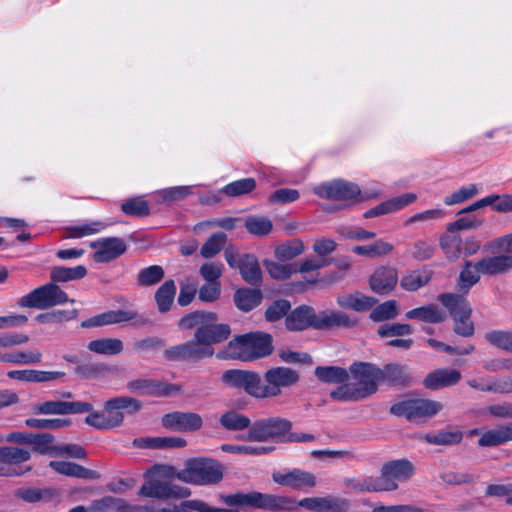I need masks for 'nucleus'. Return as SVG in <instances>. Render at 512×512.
I'll use <instances>...</instances> for the list:
<instances>
[{
	"mask_svg": "<svg viewBox=\"0 0 512 512\" xmlns=\"http://www.w3.org/2000/svg\"><path fill=\"white\" fill-rule=\"evenodd\" d=\"M181 330L196 329L195 334L207 346L227 340L231 335V328L226 323H218V315L215 312L196 310L186 314L178 321Z\"/></svg>",
	"mask_w": 512,
	"mask_h": 512,
	"instance_id": "obj_1",
	"label": "nucleus"
},
{
	"mask_svg": "<svg viewBox=\"0 0 512 512\" xmlns=\"http://www.w3.org/2000/svg\"><path fill=\"white\" fill-rule=\"evenodd\" d=\"M220 499L231 507L255 508L271 512H290L296 510L295 498L258 491L221 495Z\"/></svg>",
	"mask_w": 512,
	"mask_h": 512,
	"instance_id": "obj_2",
	"label": "nucleus"
},
{
	"mask_svg": "<svg viewBox=\"0 0 512 512\" xmlns=\"http://www.w3.org/2000/svg\"><path fill=\"white\" fill-rule=\"evenodd\" d=\"M228 348L233 353V358L253 361L273 352L272 337L263 332L238 335L228 343Z\"/></svg>",
	"mask_w": 512,
	"mask_h": 512,
	"instance_id": "obj_3",
	"label": "nucleus"
},
{
	"mask_svg": "<svg viewBox=\"0 0 512 512\" xmlns=\"http://www.w3.org/2000/svg\"><path fill=\"white\" fill-rule=\"evenodd\" d=\"M175 476L189 484L213 485L223 479V467L215 460L198 458L189 461L186 467L178 471Z\"/></svg>",
	"mask_w": 512,
	"mask_h": 512,
	"instance_id": "obj_4",
	"label": "nucleus"
},
{
	"mask_svg": "<svg viewBox=\"0 0 512 512\" xmlns=\"http://www.w3.org/2000/svg\"><path fill=\"white\" fill-rule=\"evenodd\" d=\"M438 300L447 308L454 320V332L462 337H471L475 328L470 320L472 308L468 300L459 294L443 293L438 296Z\"/></svg>",
	"mask_w": 512,
	"mask_h": 512,
	"instance_id": "obj_5",
	"label": "nucleus"
},
{
	"mask_svg": "<svg viewBox=\"0 0 512 512\" xmlns=\"http://www.w3.org/2000/svg\"><path fill=\"white\" fill-rule=\"evenodd\" d=\"M67 302L74 303L75 300H70L67 293L56 282L51 281L22 296L18 305L26 308L47 309Z\"/></svg>",
	"mask_w": 512,
	"mask_h": 512,
	"instance_id": "obj_6",
	"label": "nucleus"
},
{
	"mask_svg": "<svg viewBox=\"0 0 512 512\" xmlns=\"http://www.w3.org/2000/svg\"><path fill=\"white\" fill-rule=\"evenodd\" d=\"M292 422L286 418L270 417L255 421L250 427L246 439L249 441L287 442Z\"/></svg>",
	"mask_w": 512,
	"mask_h": 512,
	"instance_id": "obj_7",
	"label": "nucleus"
},
{
	"mask_svg": "<svg viewBox=\"0 0 512 512\" xmlns=\"http://www.w3.org/2000/svg\"><path fill=\"white\" fill-rule=\"evenodd\" d=\"M443 408L441 402L430 399H406L393 404L390 407V413L405 417L408 421L419 422L428 418H432Z\"/></svg>",
	"mask_w": 512,
	"mask_h": 512,
	"instance_id": "obj_8",
	"label": "nucleus"
},
{
	"mask_svg": "<svg viewBox=\"0 0 512 512\" xmlns=\"http://www.w3.org/2000/svg\"><path fill=\"white\" fill-rule=\"evenodd\" d=\"M224 257L232 269H238L245 282L257 285L262 280V271L255 255L238 252L232 244L225 247Z\"/></svg>",
	"mask_w": 512,
	"mask_h": 512,
	"instance_id": "obj_9",
	"label": "nucleus"
},
{
	"mask_svg": "<svg viewBox=\"0 0 512 512\" xmlns=\"http://www.w3.org/2000/svg\"><path fill=\"white\" fill-rule=\"evenodd\" d=\"M264 384L260 379L261 399L277 397L282 389L293 386L299 381L298 373L289 367H273L268 369L264 375Z\"/></svg>",
	"mask_w": 512,
	"mask_h": 512,
	"instance_id": "obj_10",
	"label": "nucleus"
},
{
	"mask_svg": "<svg viewBox=\"0 0 512 512\" xmlns=\"http://www.w3.org/2000/svg\"><path fill=\"white\" fill-rule=\"evenodd\" d=\"M352 379L355 381L353 387L361 398L371 396L378 390V366L368 362H355L349 367Z\"/></svg>",
	"mask_w": 512,
	"mask_h": 512,
	"instance_id": "obj_11",
	"label": "nucleus"
},
{
	"mask_svg": "<svg viewBox=\"0 0 512 512\" xmlns=\"http://www.w3.org/2000/svg\"><path fill=\"white\" fill-rule=\"evenodd\" d=\"M414 472L413 464L407 459H397L384 463L379 475L382 486L389 487V489H384V492L397 490L398 482H406Z\"/></svg>",
	"mask_w": 512,
	"mask_h": 512,
	"instance_id": "obj_12",
	"label": "nucleus"
},
{
	"mask_svg": "<svg viewBox=\"0 0 512 512\" xmlns=\"http://www.w3.org/2000/svg\"><path fill=\"white\" fill-rule=\"evenodd\" d=\"M221 381L227 387L242 389L248 395L261 399L260 375L255 371L229 369L223 372Z\"/></svg>",
	"mask_w": 512,
	"mask_h": 512,
	"instance_id": "obj_13",
	"label": "nucleus"
},
{
	"mask_svg": "<svg viewBox=\"0 0 512 512\" xmlns=\"http://www.w3.org/2000/svg\"><path fill=\"white\" fill-rule=\"evenodd\" d=\"M313 192L320 198L334 201H353L361 195L357 184L342 179L317 185Z\"/></svg>",
	"mask_w": 512,
	"mask_h": 512,
	"instance_id": "obj_14",
	"label": "nucleus"
},
{
	"mask_svg": "<svg viewBox=\"0 0 512 512\" xmlns=\"http://www.w3.org/2000/svg\"><path fill=\"white\" fill-rule=\"evenodd\" d=\"M190 495L189 488L159 479L145 481L138 491L140 497L157 499H183Z\"/></svg>",
	"mask_w": 512,
	"mask_h": 512,
	"instance_id": "obj_15",
	"label": "nucleus"
},
{
	"mask_svg": "<svg viewBox=\"0 0 512 512\" xmlns=\"http://www.w3.org/2000/svg\"><path fill=\"white\" fill-rule=\"evenodd\" d=\"M30 457L31 454L26 449L15 446L0 447V463L7 465L6 467H0V476L13 477L23 475L31 467L22 468L19 464L27 462Z\"/></svg>",
	"mask_w": 512,
	"mask_h": 512,
	"instance_id": "obj_16",
	"label": "nucleus"
},
{
	"mask_svg": "<svg viewBox=\"0 0 512 512\" xmlns=\"http://www.w3.org/2000/svg\"><path fill=\"white\" fill-rule=\"evenodd\" d=\"M141 407L142 404L139 400L128 396H120L107 400L104 404V411L113 428H115L123 423L124 411L133 414L138 412Z\"/></svg>",
	"mask_w": 512,
	"mask_h": 512,
	"instance_id": "obj_17",
	"label": "nucleus"
},
{
	"mask_svg": "<svg viewBox=\"0 0 512 512\" xmlns=\"http://www.w3.org/2000/svg\"><path fill=\"white\" fill-rule=\"evenodd\" d=\"M91 248L95 249L93 259L98 263L110 262L127 250V245L122 238L107 237L94 241L90 244Z\"/></svg>",
	"mask_w": 512,
	"mask_h": 512,
	"instance_id": "obj_18",
	"label": "nucleus"
},
{
	"mask_svg": "<svg viewBox=\"0 0 512 512\" xmlns=\"http://www.w3.org/2000/svg\"><path fill=\"white\" fill-rule=\"evenodd\" d=\"M272 479L278 485L294 490L312 488L316 485V477L312 473L297 468L276 471L272 474Z\"/></svg>",
	"mask_w": 512,
	"mask_h": 512,
	"instance_id": "obj_19",
	"label": "nucleus"
},
{
	"mask_svg": "<svg viewBox=\"0 0 512 512\" xmlns=\"http://www.w3.org/2000/svg\"><path fill=\"white\" fill-rule=\"evenodd\" d=\"M298 507L316 512H346L349 509V502L334 496L308 497L299 502L296 500V509Z\"/></svg>",
	"mask_w": 512,
	"mask_h": 512,
	"instance_id": "obj_20",
	"label": "nucleus"
},
{
	"mask_svg": "<svg viewBox=\"0 0 512 512\" xmlns=\"http://www.w3.org/2000/svg\"><path fill=\"white\" fill-rule=\"evenodd\" d=\"M164 427L184 432H193L199 430L203 421L199 414L193 412H172L162 417Z\"/></svg>",
	"mask_w": 512,
	"mask_h": 512,
	"instance_id": "obj_21",
	"label": "nucleus"
},
{
	"mask_svg": "<svg viewBox=\"0 0 512 512\" xmlns=\"http://www.w3.org/2000/svg\"><path fill=\"white\" fill-rule=\"evenodd\" d=\"M127 388L133 393L152 396H169L179 392V387L152 379H135L127 383Z\"/></svg>",
	"mask_w": 512,
	"mask_h": 512,
	"instance_id": "obj_22",
	"label": "nucleus"
},
{
	"mask_svg": "<svg viewBox=\"0 0 512 512\" xmlns=\"http://www.w3.org/2000/svg\"><path fill=\"white\" fill-rule=\"evenodd\" d=\"M378 382L379 385L386 384L389 386H409L413 379L405 366L396 363H390L378 367Z\"/></svg>",
	"mask_w": 512,
	"mask_h": 512,
	"instance_id": "obj_23",
	"label": "nucleus"
},
{
	"mask_svg": "<svg viewBox=\"0 0 512 512\" xmlns=\"http://www.w3.org/2000/svg\"><path fill=\"white\" fill-rule=\"evenodd\" d=\"M357 325V320L342 311L326 310L317 314L315 329L330 330L334 328H351Z\"/></svg>",
	"mask_w": 512,
	"mask_h": 512,
	"instance_id": "obj_24",
	"label": "nucleus"
},
{
	"mask_svg": "<svg viewBox=\"0 0 512 512\" xmlns=\"http://www.w3.org/2000/svg\"><path fill=\"white\" fill-rule=\"evenodd\" d=\"M398 282L397 270L391 267H380L370 278V288L379 295L389 294Z\"/></svg>",
	"mask_w": 512,
	"mask_h": 512,
	"instance_id": "obj_25",
	"label": "nucleus"
},
{
	"mask_svg": "<svg viewBox=\"0 0 512 512\" xmlns=\"http://www.w3.org/2000/svg\"><path fill=\"white\" fill-rule=\"evenodd\" d=\"M317 314L310 306H299L286 316L285 325L290 331H301L309 327L315 329Z\"/></svg>",
	"mask_w": 512,
	"mask_h": 512,
	"instance_id": "obj_26",
	"label": "nucleus"
},
{
	"mask_svg": "<svg viewBox=\"0 0 512 512\" xmlns=\"http://www.w3.org/2000/svg\"><path fill=\"white\" fill-rule=\"evenodd\" d=\"M460 379L461 373L456 369H437L425 377L424 386L430 390H439L457 384Z\"/></svg>",
	"mask_w": 512,
	"mask_h": 512,
	"instance_id": "obj_27",
	"label": "nucleus"
},
{
	"mask_svg": "<svg viewBox=\"0 0 512 512\" xmlns=\"http://www.w3.org/2000/svg\"><path fill=\"white\" fill-rule=\"evenodd\" d=\"M417 196L414 193H406L400 196L391 198L387 201L380 203L379 205L367 210L364 213L365 218H373L380 215L389 214L392 212H396L407 205L413 203L416 200Z\"/></svg>",
	"mask_w": 512,
	"mask_h": 512,
	"instance_id": "obj_28",
	"label": "nucleus"
},
{
	"mask_svg": "<svg viewBox=\"0 0 512 512\" xmlns=\"http://www.w3.org/2000/svg\"><path fill=\"white\" fill-rule=\"evenodd\" d=\"M483 276L494 277L503 275L512 270V255L499 254L486 256L480 259Z\"/></svg>",
	"mask_w": 512,
	"mask_h": 512,
	"instance_id": "obj_29",
	"label": "nucleus"
},
{
	"mask_svg": "<svg viewBox=\"0 0 512 512\" xmlns=\"http://www.w3.org/2000/svg\"><path fill=\"white\" fill-rule=\"evenodd\" d=\"M10 379L23 382L43 383L54 381L65 376L62 371H42L34 369L11 370L7 373Z\"/></svg>",
	"mask_w": 512,
	"mask_h": 512,
	"instance_id": "obj_30",
	"label": "nucleus"
},
{
	"mask_svg": "<svg viewBox=\"0 0 512 512\" xmlns=\"http://www.w3.org/2000/svg\"><path fill=\"white\" fill-rule=\"evenodd\" d=\"M377 303V299L364 295L359 291L354 293L342 294L337 297V304L344 309L356 312H365L370 310Z\"/></svg>",
	"mask_w": 512,
	"mask_h": 512,
	"instance_id": "obj_31",
	"label": "nucleus"
},
{
	"mask_svg": "<svg viewBox=\"0 0 512 512\" xmlns=\"http://www.w3.org/2000/svg\"><path fill=\"white\" fill-rule=\"evenodd\" d=\"M480 260H467L457 279V286L460 291L467 293L474 285H476L483 275Z\"/></svg>",
	"mask_w": 512,
	"mask_h": 512,
	"instance_id": "obj_32",
	"label": "nucleus"
},
{
	"mask_svg": "<svg viewBox=\"0 0 512 512\" xmlns=\"http://www.w3.org/2000/svg\"><path fill=\"white\" fill-rule=\"evenodd\" d=\"M49 466L57 473L79 479H97L98 472L85 468L82 465L67 461H51Z\"/></svg>",
	"mask_w": 512,
	"mask_h": 512,
	"instance_id": "obj_33",
	"label": "nucleus"
},
{
	"mask_svg": "<svg viewBox=\"0 0 512 512\" xmlns=\"http://www.w3.org/2000/svg\"><path fill=\"white\" fill-rule=\"evenodd\" d=\"M439 246L449 261H455L462 256V238L459 233L449 228L440 237Z\"/></svg>",
	"mask_w": 512,
	"mask_h": 512,
	"instance_id": "obj_34",
	"label": "nucleus"
},
{
	"mask_svg": "<svg viewBox=\"0 0 512 512\" xmlns=\"http://www.w3.org/2000/svg\"><path fill=\"white\" fill-rule=\"evenodd\" d=\"M176 290V284L172 279L166 280L156 290L154 299L160 313H167L171 310L175 300Z\"/></svg>",
	"mask_w": 512,
	"mask_h": 512,
	"instance_id": "obj_35",
	"label": "nucleus"
},
{
	"mask_svg": "<svg viewBox=\"0 0 512 512\" xmlns=\"http://www.w3.org/2000/svg\"><path fill=\"white\" fill-rule=\"evenodd\" d=\"M233 298L239 310L249 312L260 305L263 296L259 289L240 288L234 293Z\"/></svg>",
	"mask_w": 512,
	"mask_h": 512,
	"instance_id": "obj_36",
	"label": "nucleus"
},
{
	"mask_svg": "<svg viewBox=\"0 0 512 512\" xmlns=\"http://www.w3.org/2000/svg\"><path fill=\"white\" fill-rule=\"evenodd\" d=\"M405 317L407 319H417L427 323H441L446 320V314L435 304H429L409 310Z\"/></svg>",
	"mask_w": 512,
	"mask_h": 512,
	"instance_id": "obj_37",
	"label": "nucleus"
},
{
	"mask_svg": "<svg viewBox=\"0 0 512 512\" xmlns=\"http://www.w3.org/2000/svg\"><path fill=\"white\" fill-rule=\"evenodd\" d=\"M89 351L101 355H118L123 352L124 344L118 338H101L88 343Z\"/></svg>",
	"mask_w": 512,
	"mask_h": 512,
	"instance_id": "obj_38",
	"label": "nucleus"
},
{
	"mask_svg": "<svg viewBox=\"0 0 512 512\" xmlns=\"http://www.w3.org/2000/svg\"><path fill=\"white\" fill-rule=\"evenodd\" d=\"M432 275L433 272L427 268L414 270L402 277L400 285L406 291H416L428 284Z\"/></svg>",
	"mask_w": 512,
	"mask_h": 512,
	"instance_id": "obj_39",
	"label": "nucleus"
},
{
	"mask_svg": "<svg viewBox=\"0 0 512 512\" xmlns=\"http://www.w3.org/2000/svg\"><path fill=\"white\" fill-rule=\"evenodd\" d=\"M314 374L323 383L340 384L349 379V372L339 366H317Z\"/></svg>",
	"mask_w": 512,
	"mask_h": 512,
	"instance_id": "obj_40",
	"label": "nucleus"
},
{
	"mask_svg": "<svg viewBox=\"0 0 512 512\" xmlns=\"http://www.w3.org/2000/svg\"><path fill=\"white\" fill-rule=\"evenodd\" d=\"M87 269L83 265L76 267L54 266L50 271L52 282H68L82 279L86 276Z\"/></svg>",
	"mask_w": 512,
	"mask_h": 512,
	"instance_id": "obj_41",
	"label": "nucleus"
},
{
	"mask_svg": "<svg viewBox=\"0 0 512 512\" xmlns=\"http://www.w3.org/2000/svg\"><path fill=\"white\" fill-rule=\"evenodd\" d=\"M512 440V428L504 426L499 429H491L483 433L478 440L481 447H491L507 443Z\"/></svg>",
	"mask_w": 512,
	"mask_h": 512,
	"instance_id": "obj_42",
	"label": "nucleus"
},
{
	"mask_svg": "<svg viewBox=\"0 0 512 512\" xmlns=\"http://www.w3.org/2000/svg\"><path fill=\"white\" fill-rule=\"evenodd\" d=\"M346 486L357 492H384L389 487L382 486L380 477L366 476L348 479Z\"/></svg>",
	"mask_w": 512,
	"mask_h": 512,
	"instance_id": "obj_43",
	"label": "nucleus"
},
{
	"mask_svg": "<svg viewBox=\"0 0 512 512\" xmlns=\"http://www.w3.org/2000/svg\"><path fill=\"white\" fill-rule=\"evenodd\" d=\"M423 439L432 445H456L463 439V433L458 430H440L434 433H427Z\"/></svg>",
	"mask_w": 512,
	"mask_h": 512,
	"instance_id": "obj_44",
	"label": "nucleus"
},
{
	"mask_svg": "<svg viewBox=\"0 0 512 512\" xmlns=\"http://www.w3.org/2000/svg\"><path fill=\"white\" fill-rule=\"evenodd\" d=\"M184 345L188 361H198L214 354V348L207 346L195 333L193 339L185 342Z\"/></svg>",
	"mask_w": 512,
	"mask_h": 512,
	"instance_id": "obj_45",
	"label": "nucleus"
},
{
	"mask_svg": "<svg viewBox=\"0 0 512 512\" xmlns=\"http://www.w3.org/2000/svg\"><path fill=\"white\" fill-rule=\"evenodd\" d=\"M165 276V271L160 265H151L141 269L136 277V283L141 287L154 286L161 282Z\"/></svg>",
	"mask_w": 512,
	"mask_h": 512,
	"instance_id": "obj_46",
	"label": "nucleus"
},
{
	"mask_svg": "<svg viewBox=\"0 0 512 512\" xmlns=\"http://www.w3.org/2000/svg\"><path fill=\"white\" fill-rule=\"evenodd\" d=\"M393 250V245L383 240H377L368 245H358L353 247L352 251L360 256L370 258L381 257L389 254Z\"/></svg>",
	"mask_w": 512,
	"mask_h": 512,
	"instance_id": "obj_47",
	"label": "nucleus"
},
{
	"mask_svg": "<svg viewBox=\"0 0 512 512\" xmlns=\"http://www.w3.org/2000/svg\"><path fill=\"white\" fill-rule=\"evenodd\" d=\"M42 353L38 350L29 352H11L0 354V361L5 363L30 365L42 361Z\"/></svg>",
	"mask_w": 512,
	"mask_h": 512,
	"instance_id": "obj_48",
	"label": "nucleus"
},
{
	"mask_svg": "<svg viewBox=\"0 0 512 512\" xmlns=\"http://www.w3.org/2000/svg\"><path fill=\"white\" fill-rule=\"evenodd\" d=\"M227 242V235L223 232L212 234L202 245L200 254L204 258H213L225 246Z\"/></svg>",
	"mask_w": 512,
	"mask_h": 512,
	"instance_id": "obj_49",
	"label": "nucleus"
},
{
	"mask_svg": "<svg viewBox=\"0 0 512 512\" xmlns=\"http://www.w3.org/2000/svg\"><path fill=\"white\" fill-rule=\"evenodd\" d=\"M256 188L254 178H244L233 181L222 188V193L228 197H238L252 192Z\"/></svg>",
	"mask_w": 512,
	"mask_h": 512,
	"instance_id": "obj_50",
	"label": "nucleus"
},
{
	"mask_svg": "<svg viewBox=\"0 0 512 512\" xmlns=\"http://www.w3.org/2000/svg\"><path fill=\"white\" fill-rule=\"evenodd\" d=\"M484 338L492 346L507 352H512V331L491 330L485 333Z\"/></svg>",
	"mask_w": 512,
	"mask_h": 512,
	"instance_id": "obj_51",
	"label": "nucleus"
},
{
	"mask_svg": "<svg viewBox=\"0 0 512 512\" xmlns=\"http://www.w3.org/2000/svg\"><path fill=\"white\" fill-rule=\"evenodd\" d=\"M121 210L132 217H145L150 214L148 202L141 197L127 199L121 204Z\"/></svg>",
	"mask_w": 512,
	"mask_h": 512,
	"instance_id": "obj_52",
	"label": "nucleus"
},
{
	"mask_svg": "<svg viewBox=\"0 0 512 512\" xmlns=\"http://www.w3.org/2000/svg\"><path fill=\"white\" fill-rule=\"evenodd\" d=\"M304 244L300 239H293L276 247L275 256L282 261L291 260L304 252Z\"/></svg>",
	"mask_w": 512,
	"mask_h": 512,
	"instance_id": "obj_53",
	"label": "nucleus"
},
{
	"mask_svg": "<svg viewBox=\"0 0 512 512\" xmlns=\"http://www.w3.org/2000/svg\"><path fill=\"white\" fill-rule=\"evenodd\" d=\"M220 424L227 430L240 431L251 425L250 419L235 411H229L220 417Z\"/></svg>",
	"mask_w": 512,
	"mask_h": 512,
	"instance_id": "obj_54",
	"label": "nucleus"
},
{
	"mask_svg": "<svg viewBox=\"0 0 512 512\" xmlns=\"http://www.w3.org/2000/svg\"><path fill=\"white\" fill-rule=\"evenodd\" d=\"M398 305L396 300H388L376 306L370 313V319L374 322H383L394 319L398 315Z\"/></svg>",
	"mask_w": 512,
	"mask_h": 512,
	"instance_id": "obj_55",
	"label": "nucleus"
},
{
	"mask_svg": "<svg viewBox=\"0 0 512 512\" xmlns=\"http://www.w3.org/2000/svg\"><path fill=\"white\" fill-rule=\"evenodd\" d=\"M107 227L106 223L101 221H91L82 223L67 228L68 236L70 238H82L85 236L99 233Z\"/></svg>",
	"mask_w": 512,
	"mask_h": 512,
	"instance_id": "obj_56",
	"label": "nucleus"
},
{
	"mask_svg": "<svg viewBox=\"0 0 512 512\" xmlns=\"http://www.w3.org/2000/svg\"><path fill=\"white\" fill-rule=\"evenodd\" d=\"M245 227L249 233L256 236H264L273 228L271 220L264 216H250L245 220Z\"/></svg>",
	"mask_w": 512,
	"mask_h": 512,
	"instance_id": "obj_57",
	"label": "nucleus"
},
{
	"mask_svg": "<svg viewBox=\"0 0 512 512\" xmlns=\"http://www.w3.org/2000/svg\"><path fill=\"white\" fill-rule=\"evenodd\" d=\"M54 437L49 433L33 434L31 445L34 451L40 454H51L56 456L58 446L54 444Z\"/></svg>",
	"mask_w": 512,
	"mask_h": 512,
	"instance_id": "obj_58",
	"label": "nucleus"
},
{
	"mask_svg": "<svg viewBox=\"0 0 512 512\" xmlns=\"http://www.w3.org/2000/svg\"><path fill=\"white\" fill-rule=\"evenodd\" d=\"M77 315L78 311L76 309L54 310L51 312L37 315L36 320L40 323L53 324L75 319Z\"/></svg>",
	"mask_w": 512,
	"mask_h": 512,
	"instance_id": "obj_59",
	"label": "nucleus"
},
{
	"mask_svg": "<svg viewBox=\"0 0 512 512\" xmlns=\"http://www.w3.org/2000/svg\"><path fill=\"white\" fill-rule=\"evenodd\" d=\"M135 443H141L143 447H155V448L184 447L186 445V441L180 437L147 438V439L135 440Z\"/></svg>",
	"mask_w": 512,
	"mask_h": 512,
	"instance_id": "obj_60",
	"label": "nucleus"
},
{
	"mask_svg": "<svg viewBox=\"0 0 512 512\" xmlns=\"http://www.w3.org/2000/svg\"><path fill=\"white\" fill-rule=\"evenodd\" d=\"M221 450L228 453L262 455L268 454L274 450L272 446H252V445H234L223 444Z\"/></svg>",
	"mask_w": 512,
	"mask_h": 512,
	"instance_id": "obj_61",
	"label": "nucleus"
},
{
	"mask_svg": "<svg viewBox=\"0 0 512 512\" xmlns=\"http://www.w3.org/2000/svg\"><path fill=\"white\" fill-rule=\"evenodd\" d=\"M444 217H445V211L443 209H441V208L430 209V210H425V211H422V212H419V213H416V214L410 216L409 218H407L404 225L409 226L416 222H421L424 224H431L433 222L440 221V220L444 219Z\"/></svg>",
	"mask_w": 512,
	"mask_h": 512,
	"instance_id": "obj_62",
	"label": "nucleus"
},
{
	"mask_svg": "<svg viewBox=\"0 0 512 512\" xmlns=\"http://www.w3.org/2000/svg\"><path fill=\"white\" fill-rule=\"evenodd\" d=\"M413 328L410 324L387 323L378 328V335L382 338L410 335Z\"/></svg>",
	"mask_w": 512,
	"mask_h": 512,
	"instance_id": "obj_63",
	"label": "nucleus"
},
{
	"mask_svg": "<svg viewBox=\"0 0 512 512\" xmlns=\"http://www.w3.org/2000/svg\"><path fill=\"white\" fill-rule=\"evenodd\" d=\"M290 308L291 304L288 300H276L267 308L265 318L269 322L280 320L282 317L288 315Z\"/></svg>",
	"mask_w": 512,
	"mask_h": 512,
	"instance_id": "obj_64",
	"label": "nucleus"
}]
</instances>
